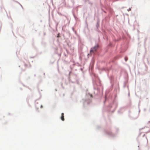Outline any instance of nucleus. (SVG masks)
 I'll use <instances>...</instances> for the list:
<instances>
[{
	"label": "nucleus",
	"mask_w": 150,
	"mask_h": 150,
	"mask_svg": "<svg viewBox=\"0 0 150 150\" xmlns=\"http://www.w3.org/2000/svg\"><path fill=\"white\" fill-rule=\"evenodd\" d=\"M99 47L98 44L96 45L94 47L91 48L90 50V53L91 54H94L95 52H96Z\"/></svg>",
	"instance_id": "f257e3e1"
},
{
	"label": "nucleus",
	"mask_w": 150,
	"mask_h": 150,
	"mask_svg": "<svg viewBox=\"0 0 150 150\" xmlns=\"http://www.w3.org/2000/svg\"><path fill=\"white\" fill-rule=\"evenodd\" d=\"M62 116L61 117V119L62 121H64V113H62Z\"/></svg>",
	"instance_id": "f03ea898"
},
{
	"label": "nucleus",
	"mask_w": 150,
	"mask_h": 150,
	"mask_svg": "<svg viewBox=\"0 0 150 150\" xmlns=\"http://www.w3.org/2000/svg\"><path fill=\"white\" fill-rule=\"evenodd\" d=\"M125 61H127V60L128 58L127 57H125Z\"/></svg>",
	"instance_id": "7ed1b4c3"
},
{
	"label": "nucleus",
	"mask_w": 150,
	"mask_h": 150,
	"mask_svg": "<svg viewBox=\"0 0 150 150\" xmlns=\"http://www.w3.org/2000/svg\"><path fill=\"white\" fill-rule=\"evenodd\" d=\"M42 105H41V108H42Z\"/></svg>",
	"instance_id": "20e7f679"
},
{
	"label": "nucleus",
	"mask_w": 150,
	"mask_h": 150,
	"mask_svg": "<svg viewBox=\"0 0 150 150\" xmlns=\"http://www.w3.org/2000/svg\"><path fill=\"white\" fill-rule=\"evenodd\" d=\"M59 37V35H58V36H57V37Z\"/></svg>",
	"instance_id": "39448f33"
}]
</instances>
